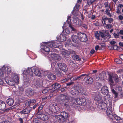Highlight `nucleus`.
Instances as JSON below:
<instances>
[{"instance_id":"f257e3e1","label":"nucleus","mask_w":123,"mask_h":123,"mask_svg":"<svg viewBox=\"0 0 123 123\" xmlns=\"http://www.w3.org/2000/svg\"><path fill=\"white\" fill-rule=\"evenodd\" d=\"M11 68L9 67L4 65L2 67L1 70L0 71V76H4V75L6 76L5 79V80L7 83L12 85L11 82L12 81L10 80H8L9 77H8V75L11 72Z\"/></svg>"},{"instance_id":"f03ea898","label":"nucleus","mask_w":123,"mask_h":123,"mask_svg":"<svg viewBox=\"0 0 123 123\" xmlns=\"http://www.w3.org/2000/svg\"><path fill=\"white\" fill-rule=\"evenodd\" d=\"M54 43L53 42H45V44H42L41 46V49H43L44 51L46 52H49V55L51 56L52 59L54 60V52L53 51H51L49 47H50L53 50Z\"/></svg>"},{"instance_id":"7ed1b4c3","label":"nucleus","mask_w":123,"mask_h":123,"mask_svg":"<svg viewBox=\"0 0 123 123\" xmlns=\"http://www.w3.org/2000/svg\"><path fill=\"white\" fill-rule=\"evenodd\" d=\"M55 118L59 121L62 122H64L66 121L68 117V114L65 112H62L61 113L60 115H55Z\"/></svg>"},{"instance_id":"20e7f679","label":"nucleus","mask_w":123,"mask_h":123,"mask_svg":"<svg viewBox=\"0 0 123 123\" xmlns=\"http://www.w3.org/2000/svg\"><path fill=\"white\" fill-rule=\"evenodd\" d=\"M119 79L117 75L111 74L109 75V80L110 85H114V81L115 82L117 83L119 81Z\"/></svg>"},{"instance_id":"39448f33","label":"nucleus","mask_w":123,"mask_h":123,"mask_svg":"<svg viewBox=\"0 0 123 123\" xmlns=\"http://www.w3.org/2000/svg\"><path fill=\"white\" fill-rule=\"evenodd\" d=\"M57 65L60 70L62 71L66 72L68 70V68L66 65L63 62H60L57 63Z\"/></svg>"},{"instance_id":"423d86ee","label":"nucleus","mask_w":123,"mask_h":123,"mask_svg":"<svg viewBox=\"0 0 123 123\" xmlns=\"http://www.w3.org/2000/svg\"><path fill=\"white\" fill-rule=\"evenodd\" d=\"M78 35H79L80 41L82 42H86L87 40L86 35L84 33H82L80 32L78 33Z\"/></svg>"},{"instance_id":"0eeeda50","label":"nucleus","mask_w":123,"mask_h":123,"mask_svg":"<svg viewBox=\"0 0 123 123\" xmlns=\"http://www.w3.org/2000/svg\"><path fill=\"white\" fill-rule=\"evenodd\" d=\"M89 74H86L84 78V81L87 83L89 84H92L93 82V79L89 76Z\"/></svg>"},{"instance_id":"6e6552de","label":"nucleus","mask_w":123,"mask_h":123,"mask_svg":"<svg viewBox=\"0 0 123 123\" xmlns=\"http://www.w3.org/2000/svg\"><path fill=\"white\" fill-rule=\"evenodd\" d=\"M32 108L30 107H29L23 109L20 112V113L21 115L29 114L30 111L32 110Z\"/></svg>"},{"instance_id":"1a4fd4ad","label":"nucleus","mask_w":123,"mask_h":123,"mask_svg":"<svg viewBox=\"0 0 123 123\" xmlns=\"http://www.w3.org/2000/svg\"><path fill=\"white\" fill-rule=\"evenodd\" d=\"M34 93V90L31 88H28L25 90L26 94L28 97L33 96Z\"/></svg>"},{"instance_id":"9d476101","label":"nucleus","mask_w":123,"mask_h":123,"mask_svg":"<svg viewBox=\"0 0 123 123\" xmlns=\"http://www.w3.org/2000/svg\"><path fill=\"white\" fill-rule=\"evenodd\" d=\"M66 35L62 33L60 35H57L56 38L58 41L63 42L66 40Z\"/></svg>"},{"instance_id":"9b49d317","label":"nucleus","mask_w":123,"mask_h":123,"mask_svg":"<svg viewBox=\"0 0 123 123\" xmlns=\"http://www.w3.org/2000/svg\"><path fill=\"white\" fill-rule=\"evenodd\" d=\"M71 18L70 16H68L66 21V22L68 23L69 25V27L70 28L71 30L74 32H76L77 30L74 27V26L70 24L71 19L70 18Z\"/></svg>"},{"instance_id":"f8f14e48","label":"nucleus","mask_w":123,"mask_h":123,"mask_svg":"<svg viewBox=\"0 0 123 123\" xmlns=\"http://www.w3.org/2000/svg\"><path fill=\"white\" fill-rule=\"evenodd\" d=\"M71 37L72 41L73 42L76 43H79L80 41L79 35H73L71 36Z\"/></svg>"},{"instance_id":"ddd939ff","label":"nucleus","mask_w":123,"mask_h":123,"mask_svg":"<svg viewBox=\"0 0 123 123\" xmlns=\"http://www.w3.org/2000/svg\"><path fill=\"white\" fill-rule=\"evenodd\" d=\"M37 117L43 121L47 120L49 119L48 116L44 114H41L37 115Z\"/></svg>"},{"instance_id":"4468645a","label":"nucleus","mask_w":123,"mask_h":123,"mask_svg":"<svg viewBox=\"0 0 123 123\" xmlns=\"http://www.w3.org/2000/svg\"><path fill=\"white\" fill-rule=\"evenodd\" d=\"M107 106V105L105 103L101 102L98 103V107L100 109L105 110Z\"/></svg>"},{"instance_id":"2eb2a0df","label":"nucleus","mask_w":123,"mask_h":123,"mask_svg":"<svg viewBox=\"0 0 123 123\" xmlns=\"http://www.w3.org/2000/svg\"><path fill=\"white\" fill-rule=\"evenodd\" d=\"M111 107H108L106 110V113L107 115L111 119L114 118L113 115L112 114V113L111 110Z\"/></svg>"},{"instance_id":"dca6fc26","label":"nucleus","mask_w":123,"mask_h":123,"mask_svg":"<svg viewBox=\"0 0 123 123\" xmlns=\"http://www.w3.org/2000/svg\"><path fill=\"white\" fill-rule=\"evenodd\" d=\"M101 92L103 94H107L109 92L108 90L107 87L106 86H104L103 87L101 88Z\"/></svg>"},{"instance_id":"f3484780","label":"nucleus","mask_w":123,"mask_h":123,"mask_svg":"<svg viewBox=\"0 0 123 123\" xmlns=\"http://www.w3.org/2000/svg\"><path fill=\"white\" fill-rule=\"evenodd\" d=\"M99 77L101 80H105L106 78V73L105 72H102L99 74Z\"/></svg>"},{"instance_id":"a211bd4d","label":"nucleus","mask_w":123,"mask_h":123,"mask_svg":"<svg viewBox=\"0 0 123 123\" xmlns=\"http://www.w3.org/2000/svg\"><path fill=\"white\" fill-rule=\"evenodd\" d=\"M77 89L79 93L82 94H85L86 91L84 89L80 86H77Z\"/></svg>"},{"instance_id":"6ab92c4d","label":"nucleus","mask_w":123,"mask_h":123,"mask_svg":"<svg viewBox=\"0 0 123 123\" xmlns=\"http://www.w3.org/2000/svg\"><path fill=\"white\" fill-rule=\"evenodd\" d=\"M36 102V101L35 100L30 99L26 102L25 105L26 106H29L35 103Z\"/></svg>"},{"instance_id":"aec40b11","label":"nucleus","mask_w":123,"mask_h":123,"mask_svg":"<svg viewBox=\"0 0 123 123\" xmlns=\"http://www.w3.org/2000/svg\"><path fill=\"white\" fill-rule=\"evenodd\" d=\"M61 85L58 83L54 84V93L58 92L60 90Z\"/></svg>"},{"instance_id":"412c9836","label":"nucleus","mask_w":123,"mask_h":123,"mask_svg":"<svg viewBox=\"0 0 123 123\" xmlns=\"http://www.w3.org/2000/svg\"><path fill=\"white\" fill-rule=\"evenodd\" d=\"M33 71H34V73L36 76L41 77L42 74H41L40 71L37 69H36L34 68L33 69Z\"/></svg>"},{"instance_id":"4be33fe9","label":"nucleus","mask_w":123,"mask_h":123,"mask_svg":"<svg viewBox=\"0 0 123 123\" xmlns=\"http://www.w3.org/2000/svg\"><path fill=\"white\" fill-rule=\"evenodd\" d=\"M14 100L12 98H9L6 100V103L9 106L12 105L14 103Z\"/></svg>"},{"instance_id":"5701e85b","label":"nucleus","mask_w":123,"mask_h":123,"mask_svg":"<svg viewBox=\"0 0 123 123\" xmlns=\"http://www.w3.org/2000/svg\"><path fill=\"white\" fill-rule=\"evenodd\" d=\"M45 75L47 76L50 80H53L54 79V75L50 74V73L47 72H44Z\"/></svg>"},{"instance_id":"b1692460","label":"nucleus","mask_w":123,"mask_h":123,"mask_svg":"<svg viewBox=\"0 0 123 123\" xmlns=\"http://www.w3.org/2000/svg\"><path fill=\"white\" fill-rule=\"evenodd\" d=\"M6 107V104L4 101H0V110H3Z\"/></svg>"},{"instance_id":"393cba45","label":"nucleus","mask_w":123,"mask_h":123,"mask_svg":"<svg viewBox=\"0 0 123 123\" xmlns=\"http://www.w3.org/2000/svg\"><path fill=\"white\" fill-rule=\"evenodd\" d=\"M102 97L101 95L98 94H96L94 95V99L95 100L97 101L100 100Z\"/></svg>"},{"instance_id":"a878e982","label":"nucleus","mask_w":123,"mask_h":123,"mask_svg":"<svg viewBox=\"0 0 123 123\" xmlns=\"http://www.w3.org/2000/svg\"><path fill=\"white\" fill-rule=\"evenodd\" d=\"M33 70L31 68H28L26 70V72L27 74L30 75L31 76H32L33 74Z\"/></svg>"},{"instance_id":"bb28decb","label":"nucleus","mask_w":123,"mask_h":123,"mask_svg":"<svg viewBox=\"0 0 123 123\" xmlns=\"http://www.w3.org/2000/svg\"><path fill=\"white\" fill-rule=\"evenodd\" d=\"M77 24L79 26H80L81 27H83L85 29H87V26L86 25L83 23L81 21L80 23Z\"/></svg>"},{"instance_id":"cd10ccee","label":"nucleus","mask_w":123,"mask_h":123,"mask_svg":"<svg viewBox=\"0 0 123 123\" xmlns=\"http://www.w3.org/2000/svg\"><path fill=\"white\" fill-rule=\"evenodd\" d=\"M71 94L74 95H77L79 93L78 90L77 89V87H76V88L71 92Z\"/></svg>"},{"instance_id":"c85d7f7f","label":"nucleus","mask_w":123,"mask_h":123,"mask_svg":"<svg viewBox=\"0 0 123 123\" xmlns=\"http://www.w3.org/2000/svg\"><path fill=\"white\" fill-rule=\"evenodd\" d=\"M62 54L65 57H68L70 55V53L67 51L65 50L62 52Z\"/></svg>"},{"instance_id":"c756f323","label":"nucleus","mask_w":123,"mask_h":123,"mask_svg":"<svg viewBox=\"0 0 123 123\" xmlns=\"http://www.w3.org/2000/svg\"><path fill=\"white\" fill-rule=\"evenodd\" d=\"M55 74L58 76L59 77L61 76L62 75V73L60 72L58 69H55Z\"/></svg>"},{"instance_id":"7c9ffc66","label":"nucleus","mask_w":123,"mask_h":123,"mask_svg":"<svg viewBox=\"0 0 123 123\" xmlns=\"http://www.w3.org/2000/svg\"><path fill=\"white\" fill-rule=\"evenodd\" d=\"M60 108L56 105L55 107L54 108V113L57 114L60 113Z\"/></svg>"},{"instance_id":"2f4dec72","label":"nucleus","mask_w":123,"mask_h":123,"mask_svg":"<svg viewBox=\"0 0 123 123\" xmlns=\"http://www.w3.org/2000/svg\"><path fill=\"white\" fill-rule=\"evenodd\" d=\"M70 32L69 29L68 28L66 29L65 30H63V32L66 36L68 35L70 33Z\"/></svg>"},{"instance_id":"473e14b6","label":"nucleus","mask_w":123,"mask_h":123,"mask_svg":"<svg viewBox=\"0 0 123 123\" xmlns=\"http://www.w3.org/2000/svg\"><path fill=\"white\" fill-rule=\"evenodd\" d=\"M73 58L74 60H75L80 61L81 60V59L80 58L79 56L76 55L73 56Z\"/></svg>"},{"instance_id":"72a5a7b5","label":"nucleus","mask_w":123,"mask_h":123,"mask_svg":"<svg viewBox=\"0 0 123 123\" xmlns=\"http://www.w3.org/2000/svg\"><path fill=\"white\" fill-rule=\"evenodd\" d=\"M61 59V57L58 55L54 53V60L55 59L58 61H60Z\"/></svg>"},{"instance_id":"f704fd0d","label":"nucleus","mask_w":123,"mask_h":123,"mask_svg":"<svg viewBox=\"0 0 123 123\" xmlns=\"http://www.w3.org/2000/svg\"><path fill=\"white\" fill-rule=\"evenodd\" d=\"M81 104H80V105L84 106L86 104V99L84 98H81Z\"/></svg>"},{"instance_id":"c9c22d12","label":"nucleus","mask_w":123,"mask_h":123,"mask_svg":"<svg viewBox=\"0 0 123 123\" xmlns=\"http://www.w3.org/2000/svg\"><path fill=\"white\" fill-rule=\"evenodd\" d=\"M111 90L114 96V97L115 98H117L118 95L117 93L113 89H111Z\"/></svg>"},{"instance_id":"e433bc0d","label":"nucleus","mask_w":123,"mask_h":123,"mask_svg":"<svg viewBox=\"0 0 123 123\" xmlns=\"http://www.w3.org/2000/svg\"><path fill=\"white\" fill-rule=\"evenodd\" d=\"M81 98H78L75 100L78 104L80 105L81 104Z\"/></svg>"},{"instance_id":"4c0bfd02","label":"nucleus","mask_w":123,"mask_h":123,"mask_svg":"<svg viewBox=\"0 0 123 123\" xmlns=\"http://www.w3.org/2000/svg\"><path fill=\"white\" fill-rule=\"evenodd\" d=\"M15 79H14V81L16 82L17 84L19 83V78L17 75H16L15 76Z\"/></svg>"},{"instance_id":"58836bf2","label":"nucleus","mask_w":123,"mask_h":123,"mask_svg":"<svg viewBox=\"0 0 123 123\" xmlns=\"http://www.w3.org/2000/svg\"><path fill=\"white\" fill-rule=\"evenodd\" d=\"M30 85V83L28 80L27 81H24V86L25 87H27Z\"/></svg>"},{"instance_id":"ea45409f","label":"nucleus","mask_w":123,"mask_h":123,"mask_svg":"<svg viewBox=\"0 0 123 123\" xmlns=\"http://www.w3.org/2000/svg\"><path fill=\"white\" fill-rule=\"evenodd\" d=\"M113 117L114 118L115 120H116L117 121H118L121 119V118L116 114L113 115Z\"/></svg>"},{"instance_id":"a19ab883","label":"nucleus","mask_w":123,"mask_h":123,"mask_svg":"<svg viewBox=\"0 0 123 123\" xmlns=\"http://www.w3.org/2000/svg\"><path fill=\"white\" fill-rule=\"evenodd\" d=\"M94 35L96 38L98 40H99L100 39L99 38L100 33H99L98 31H96Z\"/></svg>"},{"instance_id":"79ce46f5","label":"nucleus","mask_w":123,"mask_h":123,"mask_svg":"<svg viewBox=\"0 0 123 123\" xmlns=\"http://www.w3.org/2000/svg\"><path fill=\"white\" fill-rule=\"evenodd\" d=\"M99 33L100 35L101 36L102 38L105 39V41H106L107 40H105V39L106 37H105V34L102 32L100 31H99Z\"/></svg>"},{"instance_id":"37998d69","label":"nucleus","mask_w":123,"mask_h":123,"mask_svg":"<svg viewBox=\"0 0 123 123\" xmlns=\"http://www.w3.org/2000/svg\"><path fill=\"white\" fill-rule=\"evenodd\" d=\"M49 90V88L47 87L43 90L42 92L43 94L46 93L48 92Z\"/></svg>"},{"instance_id":"c03bdc74","label":"nucleus","mask_w":123,"mask_h":123,"mask_svg":"<svg viewBox=\"0 0 123 123\" xmlns=\"http://www.w3.org/2000/svg\"><path fill=\"white\" fill-rule=\"evenodd\" d=\"M54 110V109L52 108H49L48 114L50 115H52V114H53Z\"/></svg>"},{"instance_id":"a18cd8bd","label":"nucleus","mask_w":123,"mask_h":123,"mask_svg":"<svg viewBox=\"0 0 123 123\" xmlns=\"http://www.w3.org/2000/svg\"><path fill=\"white\" fill-rule=\"evenodd\" d=\"M85 75H86V74H83L77 77V78L78 80H80L81 79H82L83 78V77H84Z\"/></svg>"},{"instance_id":"49530a36","label":"nucleus","mask_w":123,"mask_h":123,"mask_svg":"<svg viewBox=\"0 0 123 123\" xmlns=\"http://www.w3.org/2000/svg\"><path fill=\"white\" fill-rule=\"evenodd\" d=\"M115 62L117 64H120L122 63V61L118 59H116L115 60Z\"/></svg>"},{"instance_id":"de8ad7c7","label":"nucleus","mask_w":123,"mask_h":123,"mask_svg":"<svg viewBox=\"0 0 123 123\" xmlns=\"http://www.w3.org/2000/svg\"><path fill=\"white\" fill-rule=\"evenodd\" d=\"M116 90L119 91H121L122 90V88L121 86H117L116 87Z\"/></svg>"},{"instance_id":"09e8293b","label":"nucleus","mask_w":123,"mask_h":123,"mask_svg":"<svg viewBox=\"0 0 123 123\" xmlns=\"http://www.w3.org/2000/svg\"><path fill=\"white\" fill-rule=\"evenodd\" d=\"M81 21L79 19H74V22L76 23V25H78L77 24L80 23Z\"/></svg>"},{"instance_id":"8fccbe9b","label":"nucleus","mask_w":123,"mask_h":123,"mask_svg":"<svg viewBox=\"0 0 123 123\" xmlns=\"http://www.w3.org/2000/svg\"><path fill=\"white\" fill-rule=\"evenodd\" d=\"M61 99L62 100H65L66 99V96L63 94H62L60 95Z\"/></svg>"},{"instance_id":"3c124183","label":"nucleus","mask_w":123,"mask_h":123,"mask_svg":"<svg viewBox=\"0 0 123 123\" xmlns=\"http://www.w3.org/2000/svg\"><path fill=\"white\" fill-rule=\"evenodd\" d=\"M69 52L70 53V54H72V56L74 55H76V53L73 50H71Z\"/></svg>"},{"instance_id":"603ef678","label":"nucleus","mask_w":123,"mask_h":123,"mask_svg":"<svg viewBox=\"0 0 123 123\" xmlns=\"http://www.w3.org/2000/svg\"><path fill=\"white\" fill-rule=\"evenodd\" d=\"M69 79V78H67L61 80V82L62 83H64L67 82Z\"/></svg>"},{"instance_id":"864d4df0","label":"nucleus","mask_w":123,"mask_h":123,"mask_svg":"<svg viewBox=\"0 0 123 123\" xmlns=\"http://www.w3.org/2000/svg\"><path fill=\"white\" fill-rule=\"evenodd\" d=\"M43 105H41L38 107V112H39L43 108Z\"/></svg>"},{"instance_id":"5fc2aeb1","label":"nucleus","mask_w":123,"mask_h":123,"mask_svg":"<svg viewBox=\"0 0 123 123\" xmlns=\"http://www.w3.org/2000/svg\"><path fill=\"white\" fill-rule=\"evenodd\" d=\"M33 123H41L39 120L37 118H35L33 120Z\"/></svg>"},{"instance_id":"6e6d98bb","label":"nucleus","mask_w":123,"mask_h":123,"mask_svg":"<svg viewBox=\"0 0 123 123\" xmlns=\"http://www.w3.org/2000/svg\"><path fill=\"white\" fill-rule=\"evenodd\" d=\"M112 25L109 24H107L105 26V27L107 29H110L112 27Z\"/></svg>"},{"instance_id":"4d7b16f0","label":"nucleus","mask_w":123,"mask_h":123,"mask_svg":"<svg viewBox=\"0 0 123 123\" xmlns=\"http://www.w3.org/2000/svg\"><path fill=\"white\" fill-rule=\"evenodd\" d=\"M117 46L116 45H113L111 46V49H117L118 48Z\"/></svg>"},{"instance_id":"13d9d810","label":"nucleus","mask_w":123,"mask_h":123,"mask_svg":"<svg viewBox=\"0 0 123 123\" xmlns=\"http://www.w3.org/2000/svg\"><path fill=\"white\" fill-rule=\"evenodd\" d=\"M54 94V91H53L52 92H51L50 94H49V96L48 97V98H51V97H53Z\"/></svg>"},{"instance_id":"bf43d9fd","label":"nucleus","mask_w":123,"mask_h":123,"mask_svg":"<svg viewBox=\"0 0 123 123\" xmlns=\"http://www.w3.org/2000/svg\"><path fill=\"white\" fill-rule=\"evenodd\" d=\"M12 109V107H10L9 108H7L6 109H5L4 110V112H8L9 110H11Z\"/></svg>"},{"instance_id":"052dcab7","label":"nucleus","mask_w":123,"mask_h":123,"mask_svg":"<svg viewBox=\"0 0 123 123\" xmlns=\"http://www.w3.org/2000/svg\"><path fill=\"white\" fill-rule=\"evenodd\" d=\"M113 35L115 38H118L119 37V33H118L117 34L114 33Z\"/></svg>"},{"instance_id":"680f3d73","label":"nucleus","mask_w":123,"mask_h":123,"mask_svg":"<svg viewBox=\"0 0 123 123\" xmlns=\"http://www.w3.org/2000/svg\"><path fill=\"white\" fill-rule=\"evenodd\" d=\"M1 123H12L11 121L8 120H4L1 122Z\"/></svg>"},{"instance_id":"e2e57ef3","label":"nucleus","mask_w":123,"mask_h":123,"mask_svg":"<svg viewBox=\"0 0 123 123\" xmlns=\"http://www.w3.org/2000/svg\"><path fill=\"white\" fill-rule=\"evenodd\" d=\"M123 70L122 69H120L118 70L117 72V74H121L123 73Z\"/></svg>"},{"instance_id":"0e129e2a","label":"nucleus","mask_w":123,"mask_h":123,"mask_svg":"<svg viewBox=\"0 0 123 123\" xmlns=\"http://www.w3.org/2000/svg\"><path fill=\"white\" fill-rule=\"evenodd\" d=\"M18 121L20 123H23L24 121L23 119L21 117H19L18 119Z\"/></svg>"},{"instance_id":"69168bd1","label":"nucleus","mask_w":123,"mask_h":123,"mask_svg":"<svg viewBox=\"0 0 123 123\" xmlns=\"http://www.w3.org/2000/svg\"><path fill=\"white\" fill-rule=\"evenodd\" d=\"M113 19L112 18H109L108 20V23H111L113 21Z\"/></svg>"},{"instance_id":"338daca9","label":"nucleus","mask_w":123,"mask_h":123,"mask_svg":"<svg viewBox=\"0 0 123 123\" xmlns=\"http://www.w3.org/2000/svg\"><path fill=\"white\" fill-rule=\"evenodd\" d=\"M36 82L37 83L36 85L37 86H39L40 85V81L38 80H36Z\"/></svg>"},{"instance_id":"774afa93","label":"nucleus","mask_w":123,"mask_h":123,"mask_svg":"<svg viewBox=\"0 0 123 123\" xmlns=\"http://www.w3.org/2000/svg\"><path fill=\"white\" fill-rule=\"evenodd\" d=\"M118 18L120 20H122L123 19V16L121 15H120L118 17Z\"/></svg>"}]
</instances>
